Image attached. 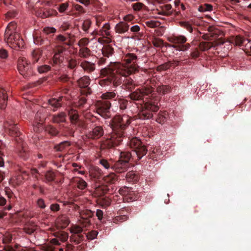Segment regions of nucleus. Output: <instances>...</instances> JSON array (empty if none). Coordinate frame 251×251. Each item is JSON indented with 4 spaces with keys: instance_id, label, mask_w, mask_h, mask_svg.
<instances>
[{
    "instance_id": "obj_1",
    "label": "nucleus",
    "mask_w": 251,
    "mask_h": 251,
    "mask_svg": "<svg viewBox=\"0 0 251 251\" xmlns=\"http://www.w3.org/2000/svg\"><path fill=\"white\" fill-rule=\"evenodd\" d=\"M135 72L128 70L120 62H110L107 67L100 70V76L105 78L98 80V83L102 87L112 84L114 87L123 83V86L131 91L134 88L135 84L128 76Z\"/></svg>"
},
{
    "instance_id": "obj_2",
    "label": "nucleus",
    "mask_w": 251,
    "mask_h": 251,
    "mask_svg": "<svg viewBox=\"0 0 251 251\" xmlns=\"http://www.w3.org/2000/svg\"><path fill=\"white\" fill-rule=\"evenodd\" d=\"M155 94L154 89L151 86H146L141 89H136L128 95V97L131 100L142 106V109L138 114L139 119H150L153 117V113L158 110L157 103L159 99H153L155 97Z\"/></svg>"
},
{
    "instance_id": "obj_3",
    "label": "nucleus",
    "mask_w": 251,
    "mask_h": 251,
    "mask_svg": "<svg viewBox=\"0 0 251 251\" xmlns=\"http://www.w3.org/2000/svg\"><path fill=\"white\" fill-rule=\"evenodd\" d=\"M131 120V117L126 114L114 116L110 124L112 129L110 138L102 142L100 149L101 151L109 149L120 145L125 137V130Z\"/></svg>"
},
{
    "instance_id": "obj_4",
    "label": "nucleus",
    "mask_w": 251,
    "mask_h": 251,
    "mask_svg": "<svg viewBox=\"0 0 251 251\" xmlns=\"http://www.w3.org/2000/svg\"><path fill=\"white\" fill-rule=\"evenodd\" d=\"M128 145L132 149V151H122L120 153L119 159L122 161L127 162V164H129L130 161H139L147 152L146 146L143 145L142 142L137 137L131 139Z\"/></svg>"
},
{
    "instance_id": "obj_5",
    "label": "nucleus",
    "mask_w": 251,
    "mask_h": 251,
    "mask_svg": "<svg viewBox=\"0 0 251 251\" xmlns=\"http://www.w3.org/2000/svg\"><path fill=\"white\" fill-rule=\"evenodd\" d=\"M8 130V134L15 138L16 143V150L19 156L24 160L27 159L29 156L28 148L24 142L23 135L19 130L17 124L13 121H7L5 125Z\"/></svg>"
},
{
    "instance_id": "obj_6",
    "label": "nucleus",
    "mask_w": 251,
    "mask_h": 251,
    "mask_svg": "<svg viewBox=\"0 0 251 251\" xmlns=\"http://www.w3.org/2000/svg\"><path fill=\"white\" fill-rule=\"evenodd\" d=\"M8 130V134L15 138L16 143V150L19 156L24 160L27 159L29 156L28 148L24 142L23 135L19 130L17 124L13 121H7L5 125Z\"/></svg>"
},
{
    "instance_id": "obj_7",
    "label": "nucleus",
    "mask_w": 251,
    "mask_h": 251,
    "mask_svg": "<svg viewBox=\"0 0 251 251\" xmlns=\"http://www.w3.org/2000/svg\"><path fill=\"white\" fill-rule=\"evenodd\" d=\"M187 41V38L184 35L174 36L170 40L173 44H168V47H172L178 51H184L188 50L191 47L189 43H186Z\"/></svg>"
},
{
    "instance_id": "obj_8",
    "label": "nucleus",
    "mask_w": 251,
    "mask_h": 251,
    "mask_svg": "<svg viewBox=\"0 0 251 251\" xmlns=\"http://www.w3.org/2000/svg\"><path fill=\"white\" fill-rule=\"evenodd\" d=\"M17 68L20 74L26 79H28L33 75V70L30 62L24 57L19 58Z\"/></svg>"
},
{
    "instance_id": "obj_9",
    "label": "nucleus",
    "mask_w": 251,
    "mask_h": 251,
    "mask_svg": "<svg viewBox=\"0 0 251 251\" xmlns=\"http://www.w3.org/2000/svg\"><path fill=\"white\" fill-rule=\"evenodd\" d=\"M7 32L4 33V40L11 48L17 50L24 46V41L18 33Z\"/></svg>"
},
{
    "instance_id": "obj_10",
    "label": "nucleus",
    "mask_w": 251,
    "mask_h": 251,
    "mask_svg": "<svg viewBox=\"0 0 251 251\" xmlns=\"http://www.w3.org/2000/svg\"><path fill=\"white\" fill-rule=\"evenodd\" d=\"M122 59L126 65H124L126 69L132 72L138 71L139 67L136 64L138 57L135 54L126 53L123 56Z\"/></svg>"
},
{
    "instance_id": "obj_11",
    "label": "nucleus",
    "mask_w": 251,
    "mask_h": 251,
    "mask_svg": "<svg viewBox=\"0 0 251 251\" xmlns=\"http://www.w3.org/2000/svg\"><path fill=\"white\" fill-rule=\"evenodd\" d=\"M97 112L101 116L106 118L110 113L111 103L109 100H98L95 103Z\"/></svg>"
},
{
    "instance_id": "obj_12",
    "label": "nucleus",
    "mask_w": 251,
    "mask_h": 251,
    "mask_svg": "<svg viewBox=\"0 0 251 251\" xmlns=\"http://www.w3.org/2000/svg\"><path fill=\"white\" fill-rule=\"evenodd\" d=\"M79 87L80 88L81 95L88 96L92 93L91 89L89 87L90 84V79L88 76H84L77 81Z\"/></svg>"
},
{
    "instance_id": "obj_13",
    "label": "nucleus",
    "mask_w": 251,
    "mask_h": 251,
    "mask_svg": "<svg viewBox=\"0 0 251 251\" xmlns=\"http://www.w3.org/2000/svg\"><path fill=\"white\" fill-rule=\"evenodd\" d=\"M94 215V212L89 209H85L80 212V219L79 220L81 224L84 227H87L91 225V218Z\"/></svg>"
},
{
    "instance_id": "obj_14",
    "label": "nucleus",
    "mask_w": 251,
    "mask_h": 251,
    "mask_svg": "<svg viewBox=\"0 0 251 251\" xmlns=\"http://www.w3.org/2000/svg\"><path fill=\"white\" fill-rule=\"evenodd\" d=\"M129 167V164H127V162L119 160L116 162H113L112 170L117 173H122L127 171Z\"/></svg>"
},
{
    "instance_id": "obj_15",
    "label": "nucleus",
    "mask_w": 251,
    "mask_h": 251,
    "mask_svg": "<svg viewBox=\"0 0 251 251\" xmlns=\"http://www.w3.org/2000/svg\"><path fill=\"white\" fill-rule=\"evenodd\" d=\"M149 154L148 157L153 160H157L160 159L162 155V152L160 146H151L148 149Z\"/></svg>"
},
{
    "instance_id": "obj_16",
    "label": "nucleus",
    "mask_w": 251,
    "mask_h": 251,
    "mask_svg": "<svg viewBox=\"0 0 251 251\" xmlns=\"http://www.w3.org/2000/svg\"><path fill=\"white\" fill-rule=\"evenodd\" d=\"M95 192L99 196H102L106 194H112L113 188L111 185H101L96 188Z\"/></svg>"
},
{
    "instance_id": "obj_17",
    "label": "nucleus",
    "mask_w": 251,
    "mask_h": 251,
    "mask_svg": "<svg viewBox=\"0 0 251 251\" xmlns=\"http://www.w3.org/2000/svg\"><path fill=\"white\" fill-rule=\"evenodd\" d=\"M104 130L102 126H96L88 134L89 138L98 139L103 135Z\"/></svg>"
},
{
    "instance_id": "obj_18",
    "label": "nucleus",
    "mask_w": 251,
    "mask_h": 251,
    "mask_svg": "<svg viewBox=\"0 0 251 251\" xmlns=\"http://www.w3.org/2000/svg\"><path fill=\"white\" fill-rule=\"evenodd\" d=\"M73 106L67 110L68 115L69 116V119L71 123L73 125H75L79 121V115L78 111L75 109Z\"/></svg>"
},
{
    "instance_id": "obj_19",
    "label": "nucleus",
    "mask_w": 251,
    "mask_h": 251,
    "mask_svg": "<svg viewBox=\"0 0 251 251\" xmlns=\"http://www.w3.org/2000/svg\"><path fill=\"white\" fill-rule=\"evenodd\" d=\"M119 97L116 90L107 91L103 93L101 96L102 100H113L116 101L118 100Z\"/></svg>"
},
{
    "instance_id": "obj_20",
    "label": "nucleus",
    "mask_w": 251,
    "mask_h": 251,
    "mask_svg": "<svg viewBox=\"0 0 251 251\" xmlns=\"http://www.w3.org/2000/svg\"><path fill=\"white\" fill-rule=\"evenodd\" d=\"M80 66L83 70L88 73H91L94 71L96 69V65L94 63L87 60H83L81 62Z\"/></svg>"
},
{
    "instance_id": "obj_21",
    "label": "nucleus",
    "mask_w": 251,
    "mask_h": 251,
    "mask_svg": "<svg viewBox=\"0 0 251 251\" xmlns=\"http://www.w3.org/2000/svg\"><path fill=\"white\" fill-rule=\"evenodd\" d=\"M129 25L125 22H120L115 26V31L119 34H124L129 29Z\"/></svg>"
},
{
    "instance_id": "obj_22",
    "label": "nucleus",
    "mask_w": 251,
    "mask_h": 251,
    "mask_svg": "<svg viewBox=\"0 0 251 251\" xmlns=\"http://www.w3.org/2000/svg\"><path fill=\"white\" fill-rule=\"evenodd\" d=\"M67 114L64 112L54 114L52 116V121L55 124H60L66 122Z\"/></svg>"
},
{
    "instance_id": "obj_23",
    "label": "nucleus",
    "mask_w": 251,
    "mask_h": 251,
    "mask_svg": "<svg viewBox=\"0 0 251 251\" xmlns=\"http://www.w3.org/2000/svg\"><path fill=\"white\" fill-rule=\"evenodd\" d=\"M64 56L58 54H54V55L50 61L51 65L55 67L54 70H57L59 69L61 63L63 62Z\"/></svg>"
},
{
    "instance_id": "obj_24",
    "label": "nucleus",
    "mask_w": 251,
    "mask_h": 251,
    "mask_svg": "<svg viewBox=\"0 0 251 251\" xmlns=\"http://www.w3.org/2000/svg\"><path fill=\"white\" fill-rule=\"evenodd\" d=\"M55 42L57 45H62L63 46L65 45L70 46L71 45L70 39L61 34L56 36Z\"/></svg>"
},
{
    "instance_id": "obj_25",
    "label": "nucleus",
    "mask_w": 251,
    "mask_h": 251,
    "mask_svg": "<svg viewBox=\"0 0 251 251\" xmlns=\"http://www.w3.org/2000/svg\"><path fill=\"white\" fill-rule=\"evenodd\" d=\"M63 98V97H60L58 99L52 98L49 100V104L53 108V111H55L58 108L62 106L61 101Z\"/></svg>"
},
{
    "instance_id": "obj_26",
    "label": "nucleus",
    "mask_w": 251,
    "mask_h": 251,
    "mask_svg": "<svg viewBox=\"0 0 251 251\" xmlns=\"http://www.w3.org/2000/svg\"><path fill=\"white\" fill-rule=\"evenodd\" d=\"M110 29V25L108 23L105 24L101 29H100L99 31H93L92 32L93 34H97L99 35H101L103 37H108L110 35V32L109 30Z\"/></svg>"
},
{
    "instance_id": "obj_27",
    "label": "nucleus",
    "mask_w": 251,
    "mask_h": 251,
    "mask_svg": "<svg viewBox=\"0 0 251 251\" xmlns=\"http://www.w3.org/2000/svg\"><path fill=\"white\" fill-rule=\"evenodd\" d=\"M61 132V135L65 137L71 136L73 137L74 136L75 131L71 127L65 126L64 125L61 126L60 127Z\"/></svg>"
},
{
    "instance_id": "obj_28",
    "label": "nucleus",
    "mask_w": 251,
    "mask_h": 251,
    "mask_svg": "<svg viewBox=\"0 0 251 251\" xmlns=\"http://www.w3.org/2000/svg\"><path fill=\"white\" fill-rule=\"evenodd\" d=\"M125 210V209H122L119 211L118 213L120 215L116 216L113 219L114 223L118 224L127 220L128 217L126 215L124 214Z\"/></svg>"
},
{
    "instance_id": "obj_29",
    "label": "nucleus",
    "mask_w": 251,
    "mask_h": 251,
    "mask_svg": "<svg viewBox=\"0 0 251 251\" xmlns=\"http://www.w3.org/2000/svg\"><path fill=\"white\" fill-rule=\"evenodd\" d=\"M101 51L104 57H109L114 53L113 48L110 45H105L103 46Z\"/></svg>"
},
{
    "instance_id": "obj_30",
    "label": "nucleus",
    "mask_w": 251,
    "mask_h": 251,
    "mask_svg": "<svg viewBox=\"0 0 251 251\" xmlns=\"http://www.w3.org/2000/svg\"><path fill=\"white\" fill-rule=\"evenodd\" d=\"M69 220L67 217L64 215L59 216L57 220V224L61 228H65L69 225Z\"/></svg>"
},
{
    "instance_id": "obj_31",
    "label": "nucleus",
    "mask_w": 251,
    "mask_h": 251,
    "mask_svg": "<svg viewBox=\"0 0 251 251\" xmlns=\"http://www.w3.org/2000/svg\"><path fill=\"white\" fill-rule=\"evenodd\" d=\"M126 178L128 182H136L139 179L138 174L134 171H129L126 173Z\"/></svg>"
},
{
    "instance_id": "obj_32",
    "label": "nucleus",
    "mask_w": 251,
    "mask_h": 251,
    "mask_svg": "<svg viewBox=\"0 0 251 251\" xmlns=\"http://www.w3.org/2000/svg\"><path fill=\"white\" fill-rule=\"evenodd\" d=\"M104 181L109 184H114L118 180L117 176L114 173H110L103 177Z\"/></svg>"
},
{
    "instance_id": "obj_33",
    "label": "nucleus",
    "mask_w": 251,
    "mask_h": 251,
    "mask_svg": "<svg viewBox=\"0 0 251 251\" xmlns=\"http://www.w3.org/2000/svg\"><path fill=\"white\" fill-rule=\"evenodd\" d=\"M78 55L81 58H87L91 56V51L86 47H82L79 50Z\"/></svg>"
},
{
    "instance_id": "obj_34",
    "label": "nucleus",
    "mask_w": 251,
    "mask_h": 251,
    "mask_svg": "<svg viewBox=\"0 0 251 251\" xmlns=\"http://www.w3.org/2000/svg\"><path fill=\"white\" fill-rule=\"evenodd\" d=\"M167 118L168 113L166 111H160L157 114L156 121L160 124H163L166 121Z\"/></svg>"
},
{
    "instance_id": "obj_35",
    "label": "nucleus",
    "mask_w": 251,
    "mask_h": 251,
    "mask_svg": "<svg viewBox=\"0 0 251 251\" xmlns=\"http://www.w3.org/2000/svg\"><path fill=\"white\" fill-rule=\"evenodd\" d=\"M138 198V194L134 191L131 188L127 195L123 198L124 201L127 202H130L135 201Z\"/></svg>"
},
{
    "instance_id": "obj_36",
    "label": "nucleus",
    "mask_w": 251,
    "mask_h": 251,
    "mask_svg": "<svg viewBox=\"0 0 251 251\" xmlns=\"http://www.w3.org/2000/svg\"><path fill=\"white\" fill-rule=\"evenodd\" d=\"M55 175L52 171H48L45 174V180L46 183H49L53 182L55 178Z\"/></svg>"
},
{
    "instance_id": "obj_37",
    "label": "nucleus",
    "mask_w": 251,
    "mask_h": 251,
    "mask_svg": "<svg viewBox=\"0 0 251 251\" xmlns=\"http://www.w3.org/2000/svg\"><path fill=\"white\" fill-rule=\"evenodd\" d=\"M156 90L158 94L163 95L170 93L171 88L168 85H160L157 87Z\"/></svg>"
},
{
    "instance_id": "obj_38",
    "label": "nucleus",
    "mask_w": 251,
    "mask_h": 251,
    "mask_svg": "<svg viewBox=\"0 0 251 251\" xmlns=\"http://www.w3.org/2000/svg\"><path fill=\"white\" fill-rule=\"evenodd\" d=\"M111 199L107 197H102L99 199L98 203L103 207H106L111 204Z\"/></svg>"
},
{
    "instance_id": "obj_39",
    "label": "nucleus",
    "mask_w": 251,
    "mask_h": 251,
    "mask_svg": "<svg viewBox=\"0 0 251 251\" xmlns=\"http://www.w3.org/2000/svg\"><path fill=\"white\" fill-rule=\"evenodd\" d=\"M8 97L6 93L2 92L0 94V108L4 109L7 106Z\"/></svg>"
},
{
    "instance_id": "obj_40",
    "label": "nucleus",
    "mask_w": 251,
    "mask_h": 251,
    "mask_svg": "<svg viewBox=\"0 0 251 251\" xmlns=\"http://www.w3.org/2000/svg\"><path fill=\"white\" fill-rule=\"evenodd\" d=\"M83 235H78L77 234H73L70 238V241L75 243V244H78L84 240Z\"/></svg>"
},
{
    "instance_id": "obj_41",
    "label": "nucleus",
    "mask_w": 251,
    "mask_h": 251,
    "mask_svg": "<svg viewBox=\"0 0 251 251\" xmlns=\"http://www.w3.org/2000/svg\"><path fill=\"white\" fill-rule=\"evenodd\" d=\"M83 96H82L79 100L76 102H75L73 104V106L75 108H78V109H81L83 107H84V105L86 104V102H87V99L86 98V97H85V96L84 95H82Z\"/></svg>"
},
{
    "instance_id": "obj_42",
    "label": "nucleus",
    "mask_w": 251,
    "mask_h": 251,
    "mask_svg": "<svg viewBox=\"0 0 251 251\" xmlns=\"http://www.w3.org/2000/svg\"><path fill=\"white\" fill-rule=\"evenodd\" d=\"M42 55V52L39 50H35L32 51L31 57L32 63L35 64L37 62Z\"/></svg>"
},
{
    "instance_id": "obj_43",
    "label": "nucleus",
    "mask_w": 251,
    "mask_h": 251,
    "mask_svg": "<svg viewBox=\"0 0 251 251\" xmlns=\"http://www.w3.org/2000/svg\"><path fill=\"white\" fill-rule=\"evenodd\" d=\"M212 46L213 44L211 42H201L199 45V48L201 51H204L210 49Z\"/></svg>"
},
{
    "instance_id": "obj_44",
    "label": "nucleus",
    "mask_w": 251,
    "mask_h": 251,
    "mask_svg": "<svg viewBox=\"0 0 251 251\" xmlns=\"http://www.w3.org/2000/svg\"><path fill=\"white\" fill-rule=\"evenodd\" d=\"M54 235L56 238H59L62 242L66 241L68 238V234L66 232L62 231L55 232L54 233Z\"/></svg>"
},
{
    "instance_id": "obj_45",
    "label": "nucleus",
    "mask_w": 251,
    "mask_h": 251,
    "mask_svg": "<svg viewBox=\"0 0 251 251\" xmlns=\"http://www.w3.org/2000/svg\"><path fill=\"white\" fill-rule=\"evenodd\" d=\"M100 163L106 169H111L112 170V166H113V162L111 160H107L105 159H101L100 160Z\"/></svg>"
},
{
    "instance_id": "obj_46",
    "label": "nucleus",
    "mask_w": 251,
    "mask_h": 251,
    "mask_svg": "<svg viewBox=\"0 0 251 251\" xmlns=\"http://www.w3.org/2000/svg\"><path fill=\"white\" fill-rule=\"evenodd\" d=\"M77 187L81 190H84L87 186V183L81 178H77L75 180Z\"/></svg>"
},
{
    "instance_id": "obj_47",
    "label": "nucleus",
    "mask_w": 251,
    "mask_h": 251,
    "mask_svg": "<svg viewBox=\"0 0 251 251\" xmlns=\"http://www.w3.org/2000/svg\"><path fill=\"white\" fill-rule=\"evenodd\" d=\"M16 28V24L15 22H12L7 25L5 33L8 32V31L11 33H17Z\"/></svg>"
},
{
    "instance_id": "obj_48",
    "label": "nucleus",
    "mask_w": 251,
    "mask_h": 251,
    "mask_svg": "<svg viewBox=\"0 0 251 251\" xmlns=\"http://www.w3.org/2000/svg\"><path fill=\"white\" fill-rule=\"evenodd\" d=\"M117 101H118L120 110H125L127 108L128 104L127 100L120 97Z\"/></svg>"
},
{
    "instance_id": "obj_49",
    "label": "nucleus",
    "mask_w": 251,
    "mask_h": 251,
    "mask_svg": "<svg viewBox=\"0 0 251 251\" xmlns=\"http://www.w3.org/2000/svg\"><path fill=\"white\" fill-rule=\"evenodd\" d=\"M47 132L52 136H57L59 133V131L57 129V128L52 126H49L46 128Z\"/></svg>"
},
{
    "instance_id": "obj_50",
    "label": "nucleus",
    "mask_w": 251,
    "mask_h": 251,
    "mask_svg": "<svg viewBox=\"0 0 251 251\" xmlns=\"http://www.w3.org/2000/svg\"><path fill=\"white\" fill-rule=\"evenodd\" d=\"M45 118V116L40 112H37L35 116V123L37 124H42Z\"/></svg>"
},
{
    "instance_id": "obj_51",
    "label": "nucleus",
    "mask_w": 251,
    "mask_h": 251,
    "mask_svg": "<svg viewBox=\"0 0 251 251\" xmlns=\"http://www.w3.org/2000/svg\"><path fill=\"white\" fill-rule=\"evenodd\" d=\"M70 143L68 141H63L55 146V149L57 151H61L67 146H70Z\"/></svg>"
},
{
    "instance_id": "obj_52",
    "label": "nucleus",
    "mask_w": 251,
    "mask_h": 251,
    "mask_svg": "<svg viewBox=\"0 0 251 251\" xmlns=\"http://www.w3.org/2000/svg\"><path fill=\"white\" fill-rule=\"evenodd\" d=\"M212 6L211 4L205 3L199 6L198 10L200 12H203L211 11L212 10Z\"/></svg>"
},
{
    "instance_id": "obj_53",
    "label": "nucleus",
    "mask_w": 251,
    "mask_h": 251,
    "mask_svg": "<svg viewBox=\"0 0 251 251\" xmlns=\"http://www.w3.org/2000/svg\"><path fill=\"white\" fill-rule=\"evenodd\" d=\"M179 24L181 27L185 28L189 32L192 33L193 32V28L189 22L181 21L179 22Z\"/></svg>"
},
{
    "instance_id": "obj_54",
    "label": "nucleus",
    "mask_w": 251,
    "mask_h": 251,
    "mask_svg": "<svg viewBox=\"0 0 251 251\" xmlns=\"http://www.w3.org/2000/svg\"><path fill=\"white\" fill-rule=\"evenodd\" d=\"M245 41V39L240 35L236 36L234 39L233 42L236 46H243L244 42Z\"/></svg>"
},
{
    "instance_id": "obj_55",
    "label": "nucleus",
    "mask_w": 251,
    "mask_h": 251,
    "mask_svg": "<svg viewBox=\"0 0 251 251\" xmlns=\"http://www.w3.org/2000/svg\"><path fill=\"white\" fill-rule=\"evenodd\" d=\"M51 67L48 65H43L39 66L37 68L38 72L40 74L46 73L50 70Z\"/></svg>"
},
{
    "instance_id": "obj_56",
    "label": "nucleus",
    "mask_w": 251,
    "mask_h": 251,
    "mask_svg": "<svg viewBox=\"0 0 251 251\" xmlns=\"http://www.w3.org/2000/svg\"><path fill=\"white\" fill-rule=\"evenodd\" d=\"M171 67V62L169 61L158 66L156 68V70L157 71H165L169 69Z\"/></svg>"
},
{
    "instance_id": "obj_57",
    "label": "nucleus",
    "mask_w": 251,
    "mask_h": 251,
    "mask_svg": "<svg viewBox=\"0 0 251 251\" xmlns=\"http://www.w3.org/2000/svg\"><path fill=\"white\" fill-rule=\"evenodd\" d=\"M92 25V22L89 19L84 20L82 24V28L84 31L88 32V30Z\"/></svg>"
},
{
    "instance_id": "obj_58",
    "label": "nucleus",
    "mask_w": 251,
    "mask_h": 251,
    "mask_svg": "<svg viewBox=\"0 0 251 251\" xmlns=\"http://www.w3.org/2000/svg\"><path fill=\"white\" fill-rule=\"evenodd\" d=\"M131 189V187L124 186L119 189V193L120 195L123 196V198H124L127 195Z\"/></svg>"
},
{
    "instance_id": "obj_59",
    "label": "nucleus",
    "mask_w": 251,
    "mask_h": 251,
    "mask_svg": "<svg viewBox=\"0 0 251 251\" xmlns=\"http://www.w3.org/2000/svg\"><path fill=\"white\" fill-rule=\"evenodd\" d=\"M146 26L151 28H155L160 25V23L158 21H154L152 20L148 21L145 22Z\"/></svg>"
},
{
    "instance_id": "obj_60",
    "label": "nucleus",
    "mask_w": 251,
    "mask_h": 251,
    "mask_svg": "<svg viewBox=\"0 0 251 251\" xmlns=\"http://www.w3.org/2000/svg\"><path fill=\"white\" fill-rule=\"evenodd\" d=\"M77 62L75 59L71 58L68 61L67 67L70 69H75L77 66Z\"/></svg>"
},
{
    "instance_id": "obj_61",
    "label": "nucleus",
    "mask_w": 251,
    "mask_h": 251,
    "mask_svg": "<svg viewBox=\"0 0 251 251\" xmlns=\"http://www.w3.org/2000/svg\"><path fill=\"white\" fill-rule=\"evenodd\" d=\"M98 232L96 230H92L86 234L87 239L92 240L95 239L98 236Z\"/></svg>"
},
{
    "instance_id": "obj_62",
    "label": "nucleus",
    "mask_w": 251,
    "mask_h": 251,
    "mask_svg": "<svg viewBox=\"0 0 251 251\" xmlns=\"http://www.w3.org/2000/svg\"><path fill=\"white\" fill-rule=\"evenodd\" d=\"M200 51L198 50V48H194L190 52V56L192 59H196L198 57L200 56Z\"/></svg>"
},
{
    "instance_id": "obj_63",
    "label": "nucleus",
    "mask_w": 251,
    "mask_h": 251,
    "mask_svg": "<svg viewBox=\"0 0 251 251\" xmlns=\"http://www.w3.org/2000/svg\"><path fill=\"white\" fill-rule=\"evenodd\" d=\"M66 48L62 45H57L56 48L54 51V54H58L60 55H62V53L65 51Z\"/></svg>"
},
{
    "instance_id": "obj_64",
    "label": "nucleus",
    "mask_w": 251,
    "mask_h": 251,
    "mask_svg": "<svg viewBox=\"0 0 251 251\" xmlns=\"http://www.w3.org/2000/svg\"><path fill=\"white\" fill-rule=\"evenodd\" d=\"M89 43V40L87 38H83L81 39L78 43V45L79 48H81L82 47H86Z\"/></svg>"
}]
</instances>
